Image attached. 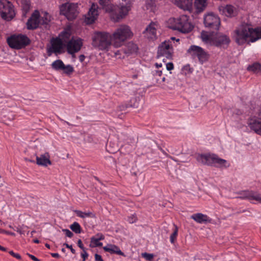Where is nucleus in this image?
I'll return each instance as SVG.
<instances>
[{
	"label": "nucleus",
	"mask_w": 261,
	"mask_h": 261,
	"mask_svg": "<svg viewBox=\"0 0 261 261\" xmlns=\"http://www.w3.org/2000/svg\"><path fill=\"white\" fill-rule=\"evenodd\" d=\"M132 35L129 28L125 25L119 27L112 35L105 32H96L92 37V45L100 50H107L112 42L115 47H119Z\"/></svg>",
	"instance_id": "f257e3e1"
},
{
	"label": "nucleus",
	"mask_w": 261,
	"mask_h": 261,
	"mask_svg": "<svg viewBox=\"0 0 261 261\" xmlns=\"http://www.w3.org/2000/svg\"><path fill=\"white\" fill-rule=\"evenodd\" d=\"M235 38L240 45L245 43L249 38L251 42H255L261 39V27L253 29L248 24H242L235 31Z\"/></svg>",
	"instance_id": "f03ea898"
},
{
	"label": "nucleus",
	"mask_w": 261,
	"mask_h": 261,
	"mask_svg": "<svg viewBox=\"0 0 261 261\" xmlns=\"http://www.w3.org/2000/svg\"><path fill=\"white\" fill-rule=\"evenodd\" d=\"M195 158L198 163L204 165L217 168H227L229 166L226 160L220 158L214 153H198L196 155Z\"/></svg>",
	"instance_id": "7ed1b4c3"
},
{
	"label": "nucleus",
	"mask_w": 261,
	"mask_h": 261,
	"mask_svg": "<svg viewBox=\"0 0 261 261\" xmlns=\"http://www.w3.org/2000/svg\"><path fill=\"white\" fill-rule=\"evenodd\" d=\"M169 27L183 33H187L193 29V25L189 21L187 15H181L177 18H170L168 20Z\"/></svg>",
	"instance_id": "20e7f679"
},
{
	"label": "nucleus",
	"mask_w": 261,
	"mask_h": 261,
	"mask_svg": "<svg viewBox=\"0 0 261 261\" xmlns=\"http://www.w3.org/2000/svg\"><path fill=\"white\" fill-rule=\"evenodd\" d=\"M9 46L12 48L21 49L30 44V39L25 35H13L7 39Z\"/></svg>",
	"instance_id": "39448f33"
},
{
	"label": "nucleus",
	"mask_w": 261,
	"mask_h": 261,
	"mask_svg": "<svg viewBox=\"0 0 261 261\" xmlns=\"http://www.w3.org/2000/svg\"><path fill=\"white\" fill-rule=\"evenodd\" d=\"M178 42L179 39H176L175 37H171L170 40H165L159 46L158 50V57L165 56L168 59L171 58L173 50V43L174 41Z\"/></svg>",
	"instance_id": "423d86ee"
},
{
	"label": "nucleus",
	"mask_w": 261,
	"mask_h": 261,
	"mask_svg": "<svg viewBox=\"0 0 261 261\" xmlns=\"http://www.w3.org/2000/svg\"><path fill=\"white\" fill-rule=\"evenodd\" d=\"M0 14L4 19L11 20L15 16L12 4L7 0H0Z\"/></svg>",
	"instance_id": "0eeeda50"
},
{
	"label": "nucleus",
	"mask_w": 261,
	"mask_h": 261,
	"mask_svg": "<svg viewBox=\"0 0 261 261\" xmlns=\"http://www.w3.org/2000/svg\"><path fill=\"white\" fill-rule=\"evenodd\" d=\"M77 5L71 3L63 4L60 7V12L65 15L68 20H73L77 15Z\"/></svg>",
	"instance_id": "6e6552de"
},
{
	"label": "nucleus",
	"mask_w": 261,
	"mask_h": 261,
	"mask_svg": "<svg viewBox=\"0 0 261 261\" xmlns=\"http://www.w3.org/2000/svg\"><path fill=\"white\" fill-rule=\"evenodd\" d=\"M50 44V46L47 48V54L48 56H51L53 54L57 55L63 53L64 44L61 38L58 37L52 38Z\"/></svg>",
	"instance_id": "1a4fd4ad"
},
{
	"label": "nucleus",
	"mask_w": 261,
	"mask_h": 261,
	"mask_svg": "<svg viewBox=\"0 0 261 261\" xmlns=\"http://www.w3.org/2000/svg\"><path fill=\"white\" fill-rule=\"evenodd\" d=\"M188 53L193 57H197L199 62L203 63L207 60L208 56L201 47L196 45H191L188 50Z\"/></svg>",
	"instance_id": "9d476101"
},
{
	"label": "nucleus",
	"mask_w": 261,
	"mask_h": 261,
	"mask_svg": "<svg viewBox=\"0 0 261 261\" xmlns=\"http://www.w3.org/2000/svg\"><path fill=\"white\" fill-rule=\"evenodd\" d=\"M83 45V39L80 38H72L66 44L67 51L68 54L74 57L75 54L79 52Z\"/></svg>",
	"instance_id": "9b49d317"
},
{
	"label": "nucleus",
	"mask_w": 261,
	"mask_h": 261,
	"mask_svg": "<svg viewBox=\"0 0 261 261\" xmlns=\"http://www.w3.org/2000/svg\"><path fill=\"white\" fill-rule=\"evenodd\" d=\"M247 124L256 134H261V108L256 115L248 119Z\"/></svg>",
	"instance_id": "f8f14e48"
},
{
	"label": "nucleus",
	"mask_w": 261,
	"mask_h": 261,
	"mask_svg": "<svg viewBox=\"0 0 261 261\" xmlns=\"http://www.w3.org/2000/svg\"><path fill=\"white\" fill-rule=\"evenodd\" d=\"M205 26L214 30H218L220 24V19L216 14L211 13L206 15L204 18Z\"/></svg>",
	"instance_id": "ddd939ff"
},
{
	"label": "nucleus",
	"mask_w": 261,
	"mask_h": 261,
	"mask_svg": "<svg viewBox=\"0 0 261 261\" xmlns=\"http://www.w3.org/2000/svg\"><path fill=\"white\" fill-rule=\"evenodd\" d=\"M98 7L95 4H93L89 10L88 14L85 16V22L87 24L93 23L97 19L98 15Z\"/></svg>",
	"instance_id": "4468645a"
},
{
	"label": "nucleus",
	"mask_w": 261,
	"mask_h": 261,
	"mask_svg": "<svg viewBox=\"0 0 261 261\" xmlns=\"http://www.w3.org/2000/svg\"><path fill=\"white\" fill-rule=\"evenodd\" d=\"M230 42V39L225 35L218 34L213 39V43L218 47H225Z\"/></svg>",
	"instance_id": "2eb2a0df"
},
{
	"label": "nucleus",
	"mask_w": 261,
	"mask_h": 261,
	"mask_svg": "<svg viewBox=\"0 0 261 261\" xmlns=\"http://www.w3.org/2000/svg\"><path fill=\"white\" fill-rule=\"evenodd\" d=\"M39 14L34 13L28 19L27 23V28L29 30H34L37 28L39 25Z\"/></svg>",
	"instance_id": "dca6fc26"
},
{
	"label": "nucleus",
	"mask_w": 261,
	"mask_h": 261,
	"mask_svg": "<svg viewBox=\"0 0 261 261\" xmlns=\"http://www.w3.org/2000/svg\"><path fill=\"white\" fill-rule=\"evenodd\" d=\"M144 36L149 39L154 40L156 38V30L154 23H150L143 32Z\"/></svg>",
	"instance_id": "f3484780"
},
{
	"label": "nucleus",
	"mask_w": 261,
	"mask_h": 261,
	"mask_svg": "<svg viewBox=\"0 0 261 261\" xmlns=\"http://www.w3.org/2000/svg\"><path fill=\"white\" fill-rule=\"evenodd\" d=\"M123 2H125V5H122L118 8V14L117 18H121L126 15L128 11L130 10L131 2L132 0H122Z\"/></svg>",
	"instance_id": "a211bd4d"
},
{
	"label": "nucleus",
	"mask_w": 261,
	"mask_h": 261,
	"mask_svg": "<svg viewBox=\"0 0 261 261\" xmlns=\"http://www.w3.org/2000/svg\"><path fill=\"white\" fill-rule=\"evenodd\" d=\"M36 163L40 166L46 167L48 165H51V162L49 160V155L48 153L41 155L40 156H37Z\"/></svg>",
	"instance_id": "6ab92c4d"
},
{
	"label": "nucleus",
	"mask_w": 261,
	"mask_h": 261,
	"mask_svg": "<svg viewBox=\"0 0 261 261\" xmlns=\"http://www.w3.org/2000/svg\"><path fill=\"white\" fill-rule=\"evenodd\" d=\"M99 4L108 12L114 13L118 7L111 4V0H99Z\"/></svg>",
	"instance_id": "aec40b11"
},
{
	"label": "nucleus",
	"mask_w": 261,
	"mask_h": 261,
	"mask_svg": "<svg viewBox=\"0 0 261 261\" xmlns=\"http://www.w3.org/2000/svg\"><path fill=\"white\" fill-rule=\"evenodd\" d=\"M223 13L227 17H232L237 15L238 9L232 5H227L223 8Z\"/></svg>",
	"instance_id": "412c9836"
},
{
	"label": "nucleus",
	"mask_w": 261,
	"mask_h": 261,
	"mask_svg": "<svg viewBox=\"0 0 261 261\" xmlns=\"http://www.w3.org/2000/svg\"><path fill=\"white\" fill-rule=\"evenodd\" d=\"M103 249L111 254H116L121 256H125L124 253L122 252L120 248L115 245L109 244L103 247Z\"/></svg>",
	"instance_id": "4be33fe9"
},
{
	"label": "nucleus",
	"mask_w": 261,
	"mask_h": 261,
	"mask_svg": "<svg viewBox=\"0 0 261 261\" xmlns=\"http://www.w3.org/2000/svg\"><path fill=\"white\" fill-rule=\"evenodd\" d=\"M191 218L200 224L205 223L210 221L209 217L202 213L194 214L191 216Z\"/></svg>",
	"instance_id": "5701e85b"
},
{
	"label": "nucleus",
	"mask_w": 261,
	"mask_h": 261,
	"mask_svg": "<svg viewBox=\"0 0 261 261\" xmlns=\"http://www.w3.org/2000/svg\"><path fill=\"white\" fill-rule=\"evenodd\" d=\"M71 35V30L70 27H67L59 34V37L58 38H61L63 42H66L67 40L70 39Z\"/></svg>",
	"instance_id": "b1692460"
},
{
	"label": "nucleus",
	"mask_w": 261,
	"mask_h": 261,
	"mask_svg": "<svg viewBox=\"0 0 261 261\" xmlns=\"http://www.w3.org/2000/svg\"><path fill=\"white\" fill-rule=\"evenodd\" d=\"M195 7L198 12H201L204 10L206 6V0H195Z\"/></svg>",
	"instance_id": "393cba45"
},
{
	"label": "nucleus",
	"mask_w": 261,
	"mask_h": 261,
	"mask_svg": "<svg viewBox=\"0 0 261 261\" xmlns=\"http://www.w3.org/2000/svg\"><path fill=\"white\" fill-rule=\"evenodd\" d=\"M74 213L76 214V216L81 218H85L86 217L89 218H95V214L91 212H83L79 210H75Z\"/></svg>",
	"instance_id": "a878e982"
},
{
	"label": "nucleus",
	"mask_w": 261,
	"mask_h": 261,
	"mask_svg": "<svg viewBox=\"0 0 261 261\" xmlns=\"http://www.w3.org/2000/svg\"><path fill=\"white\" fill-rule=\"evenodd\" d=\"M51 65L53 69L57 71H59L62 70V68L64 67V64L62 60H57L53 62Z\"/></svg>",
	"instance_id": "bb28decb"
},
{
	"label": "nucleus",
	"mask_w": 261,
	"mask_h": 261,
	"mask_svg": "<svg viewBox=\"0 0 261 261\" xmlns=\"http://www.w3.org/2000/svg\"><path fill=\"white\" fill-rule=\"evenodd\" d=\"M251 191L246 190L243 191L239 193V198L242 199H247L249 201L251 200Z\"/></svg>",
	"instance_id": "cd10ccee"
},
{
	"label": "nucleus",
	"mask_w": 261,
	"mask_h": 261,
	"mask_svg": "<svg viewBox=\"0 0 261 261\" xmlns=\"http://www.w3.org/2000/svg\"><path fill=\"white\" fill-rule=\"evenodd\" d=\"M247 69L248 71L257 73L261 70V65L258 63H254L253 64L249 65Z\"/></svg>",
	"instance_id": "c85d7f7f"
},
{
	"label": "nucleus",
	"mask_w": 261,
	"mask_h": 261,
	"mask_svg": "<svg viewBox=\"0 0 261 261\" xmlns=\"http://www.w3.org/2000/svg\"><path fill=\"white\" fill-rule=\"evenodd\" d=\"M251 197L250 201H256L261 203V194L254 191H251Z\"/></svg>",
	"instance_id": "c756f323"
},
{
	"label": "nucleus",
	"mask_w": 261,
	"mask_h": 261,
	"mask_svg": "<svg viewBox=\"0 0 261 261\" xmlns=\"http://www.w3.org/2000/svg\"><path fill=\"white\" fill-rule=\"evenodd\" d=\"M99 240L97 239L96 237H92L90 244V247L92 248L96 247H101L102 246V243L99 242Z\"/></svg>",
	"instance_id": "7c9ffc66"
},
{
	"label": "nucleus",
	"mask_w": 261,
	"mask_h": 261,
	"mask_svg": "<svg viewBox=\"0 0 261 261\" xmlns=\"http://www.w3.org/2000/svg\"><path fill=\"white\" fill-rule=\"evenodd\" d=\"M70 229L76 233H80L82 231V228L79 223L74 222L70 226Z\"/></svg>",
	"instance_id": "2f4dec72"
},
{
	"label": "nucleus",
	"mask_w": 261,
	"mask_h": 261,
	"mask_svg": "<svg viewBox=\"0 0 261 261\" xmlns=\"http://www.w3.org/2000/svg\"><path fill=\"white\" fill-rule=\"evenodd\" d=\"M155 2L154 0H146V7L147 9L153 11L155 9Z\"/></svg>",
	"instance_id": "473e14b6"
},
{
	"label": "nucleus",
	"mask_w": 261,
	"mask_h": 261,
	"mask_svg": "<svg viewBox=\"0 0 261 261\" xmlns=\"http://www.w3.org/2000/svg\"><path fill=\"white\" fill-rule=\"evenodd\" d=\"M179 7H188L192 3V0H175Z\"/></svg>",
	"instance_id": "72a5a7b5"
},
{
	"label": "nucleus",
	"mask_w": 261,
	"mask_h": 261,
	"mask_svg": "<svg viewBox=\"0 0 261 261\" xmlns=\"http://www.w3.org/2000/svg\"><path fill=\"white\" fill-rule=\"evenodd\" d=\"M174 229L173 233L170 237V241L171 244H174L175 241L176 240V238L178 235V227L176 225H174Z\"/></svg>",
	"instance_id": "f704fd0d"
},
{
	"label": "nucleus",
	"mask_w": 261,
	"mask_h": 261,
	"mask_svg": "<svg viewBox=\"0 0 261 261\" xmlns=\"http://www.w3.org/2000/svg\"><path fill=\"white\" fill-rule=\"evenodd\" d=\"M62 70L65 74L69 75L71 74L74 71V68L70 65H65L64 64V67L62 68Z\"/></svg>",
	"instance_id": "c9c22d12"
},
{
	"label": "nucleus",
	"mask_w": 261,
	"mask_h": 261,
	"mask_svg": "<svg viewBox=\"0 0 261 261\" xmlns=\"http://www.w3.org/2000/svg\"><path fill=\"white\" fill-rule=\"evenodd\" d=\"M142 256L148 261H152L154 255L153 254L145 252L142 253Z\"/></svg>",
	"instance_id": "e433bc0d"
},
{
	"label": "nucleus",
	"mask_w": 261,
	"mask_h": 261,
	"mask_svg": "<svg viewBox=\"0 0 261 261\" xmlns=\"http://www.w3.org/2000/svg\"><path fill=\"white\" fill-rule=\"evenodd\" d=\"M137 220V217L135 214H132L129 216L127 218V221L129 223H134L136 222Z\"/></svg>",
	"instance_id": "4c0bfd02"
},
{
	"label": "nucleus",
	"mask_w": 261,
	"mask_h": 261,
	"mask_svg": "<svg viewBox=\"0 0 261 261\" xmlns=\"http://www.w3.org/2000/svg\"><path fill=\"white\" fill-rule=\"evenodd\" d=\"M201 36L202 40L204 41L208 42L211 39V37L206 33L202 32Z\"/></svg>",
	"instance_id": "58836bf2"
},
{
	"label": "nucleus",
	"mask_w": 261,
	"mask_h": 261,
	"mask_svg": "<svg viewBox=\"0 0 261 261\" xmlns=\"http://www.w3.org/2000/svg\"><path fill=\"white\" fill-rule=\"evenodd\" d=\"M9 253L12 256H13L14 257H15L16 258H17L18 259H21V256L19 254L16 253L14 252L13 251H10L9 252Z\"/></svg>",
	"instance_id": "ea45409f"
},
{
	"label": "nucleus",
	"mask_w": 261,
	"mask_h": 261,
	"mask_svg": "<svg viewBox=\"0 0 261 261\" xmlns=\"http://www.w3.org/2000/svg\"><path fill=\"white\" fill-rule=\"evenodd\" d=\"M63 231L65 232L66 236L69 238H72L73 236V233L69 229H65Z\"/></svg>",
	"instance_id": "a19ab883"
},
{
	"label": "nucleus",
	"mask_w": 261,
	"mask_h": 261,
	"mask_svg": "<svg viewBox=\"0 0 261 261\" xmlns=\"http://www.w3.org/2000/svg\"><path fill=\"white\" fill-rule=\"evenodd\" d=\"M81 256L83 258V261H85L88 258V254L85 250H83V252L81 253Z\"/></svg>",
	"instance_id": "79ce46f5"
},
{
	"label": "nucleus",
	"mask_w": 261,
	"mask_h": 261,
	"mask_svg": "<svg viewBox=\"0 0 261 261\" xmlns=\"http://www.w3.org/2000/svg\"><path fill=\"white\" fill-rule=\"evenodd\" d=\"M64 246H65L66 248L70 249V251L71 252L73 253V254H75V250L72 248V245H70L67 243H64Z\"/></svg>",
	"instance_id": "37998d69"
},
{
	"label": "nucleus",
	"mask_w": 261,
	"mask_h": 261,
	"mask_svg": "<svg viewBox=\"0 0 261 261\" xmlns=\"http://www.w3.org/2000/svg\"><path fill=\"white\" fill-rule=\"evenodd\" d=\"M94 237H96L97 239L99 240L100 241L103 240L105 239L104 236L101 233H97Z\"/></svg>",
	"instance_id": "c03bdc74"
},
{
	"label": "nucleus",
	"mask_w": 261,
	"mask_h": 261,
	"mask_svg": "<svg viewBox=\"0 0 261 261\" xmlns=\"http://www.w3.org/2000/svg\"><path fill=\"white\" fill-rule=\"evenodd\" d=\"M166 68L169 71L172 70L174 68L173 64L171 62L166 64Z\"/></svg>",
	"instance_id": "a18cd8bd"
},
{
	"label": "nucleus",
	"mask_w": 261,
	"mask_h": 261,
	"mask_svg": "<svg viewBox=\"0 0 261 261\" xmlns=\"http://www.w3.org/2000/svg\"><path fill=\"white\" fill-rule=\"evenodd\" d=\"M27 255H28V256L31 258L33 261H41L40 259H38V258H37L36 256H35L34 255H32V254H31L30 253H27Z\"/></svg>",
	"instance_id": "49530a36"
},
{
	"label": "nucleus",
	"mask_w": 261,
	"mask_h": 261,
	"mask_svg": "<svg viewBox=\"0 0 261 261\" xmlns=\"http://www.w3.org/2000/svg\"><path fill=\"white\" fill-rule=\"evenodd\" d=\"M94 257L96 261H104L102 258L101 255L98 254H95L94 255Z\"/></svg>",
	"instance_id": "de8ad7c7"
},
{
	"label": "nucleus",
	"mask_w": 261,
	"mask_h": 261,
	"mask_svg": "<svg viewBox=\"0 0 261 261\" xmlns=\"http://www.w3.org/2000/svg\"><path fill=\"white\" fill-rule=\"evenodd\" d=\"M77 246L82 249L83 250H85V248L84 247V245L83 244L82 241L81 240H79L77 241Z\"/></svg>",
	"instance_id": "09e8293b"
},
{
	"label": "nucleus",
	"mask_w": 261,
	"mask_h": 261,
	"mask_svg": "<svg viewBox=\"0 0 261 261\" xmlns=\"http://www.w3.org/2000/svg\"><path fill=\"white\" fill-rule=\"evenodd\" d=\"M50 255L53 257L55 258H59L60 257V255L57 253H51Z\"/></svg>",
	"instance_id": "8fccbe9b"
},
{
	"label": "nucleus",
	"mask_w": 261,
	"mask_h": 261,
	"mask_svg": "<svg viewBox=\"0 0 261 261\" xmlns=\"http://www.w3.org/2000/svg\"><path fill=\"white\" fill-rule=\"evenodd\" d=\"M162 72L161 70H156L154 74L155 75L159 76H161L162 75Z\"/></svg>",
	"instance_id": "3c124183"
},
{
	"label": "nucleus",
	"mask_w": 261,
	"mask_h": 261,
	"mask_svg": "<svg viewBox=\"0 0 261 261\" xmlns=\"http://www.w3.org/2000/svg\"><path fill=\"white\" fill-rule=\"evenodd\" d=\"M85 57L83 55H81L79 56V60L81 62H83L85 60Z\"/></svg>",
	"instance_id": "603ef678"
},
{
	"label": "nucleus",
	"mask_w": 261,
	"mask_h": 261,
	"mask_svg": "<svg viewBox=\"0 0 261 261\" xmlns=\"http://www.w3.org/2000/svg\"><path fill=\"white\" fill-rule=\"evenodd\" d=\"M0 250L6 251L7 250V249L0 245Z\"/></svg>",
	"instance_id": "864d4df0"
},
{
	"label": "nucleus",
	"mask_w": 261,
	"mask_h": 261,
	"mask_svg": "<svg viewBox=\"0 0 261 261\" xmlns=\"http://www.w3.org/2000/svg\"><path fill=\"white\" fill-rule=\"evenodd\" d=\"M162 65L161 63H155V66L156 67V68H159V67H162Z\"/></svg>",
	"instance_id": "5fc2aeb1"
},
{
	"label": "nucleus",
	"mask_w": 261,
	"mask_h": 261,
	"mask_svg": "<svg viewBox=\"0 0 261 261\" xmlns=\"http://www.w3.org/2000/svg\"><path fill=\"white\" fill-rule=\"evenodd\" d=\"M4 232H6V231L0 228V233H4Z\"/></svg>",
	"instance_id": "6e6d98bb"
},
{
	"label": "nucleus",
	"mask_w": 261,
	"mask_h": 261,
	"mask_svg": "<svg viewBox=\"0 0 261 261\" xmlns=\"http://www.w3.org/2000/svg\"><path fill=\"white\" fill-rule=\"evenodd\" d=\"M159 148L163 153H165V151L162 148L159 147Z\"/></svg>",
	"instance_id": "4d7b16f0"
},
{
	"label": "nucleus",
	"mask_w": 261,
	"mask_h": 261,
	"mask_svg": "<svg viewBox=\"0 0 261 261\" xmlns=\"http://www.w3.org/2000/svg\"><path fill=\"white\" fill-rule=\"evenodd\" d=\"M5 233H7V234H11V235H13L14 234V233H13V232H9L7 231H6V232H5Z\"/></svg>",
	"instance_id": "13d9d810"
},
{
	"label": "nucleus",
	"mask_w": 261,
	"mask_h": 261,
	"mask_svg": "<svg viewBox=\"0 0 261 261\" xmlns=\"http://www.w3.org/2000/svg\"><path fill=\"white\" fill-rule=\"evenodd\" d=\"M34 242L35 243H39V241L37 239L36 240H34Z\"/></svg>",
	"instance_id": "bf43d9fd"
},
{
	"label": "nucleus",
	"mask_w": 261,
	"mask_h": 261,
	"mask_svg": "<svg viewBox=\"0 0 261 261\" xmlns=\"http://www.w3.org/2000/svg\"><path fill=\"white\" fill-rule=\"evenodd\" d=\"M165 81H166V78H165V77H162V81L163 82H165Z\"/></svg>",
	"instance_id": "052dcab7"
},
{
	"label": "nucleus",
	"mask_w": 261,
	"mask_h": 261,
	"mask_svg": "<svg viewBox=\"0 0 261 261\" xmlns=\"http://www.w3.org/2000/svg\"><path fill=\"white\" fill-rule=\"evenodd\" d=\"M45 246H46L47 248H50V246H49V244H45Z\"/></svg>",
	"instance_id": "680f3d73"
},
{
	"label": "nucleus",
	"mask_w": 261,
	"mask_h": 261,
	"mask_svg": "<svg viewBox=\"0 0 261 261\" xmlns=\"http://www.w3.org/2000/svg\"><path fill=\"white\" fill-rule=\"evenodd\" d=\"M62 251L63 252H65V249L64 248H62Z\"/></svg>",
	"instance_id": "e2e57ef3"
},
{
	"label": "nucleus",
	"mask_w": 261,
	"mask_h": 261,
	"mask_svg": "<svg viewBox=\"0 0 261 261\" xmlns=\"http://www.w3.org/2000/svg\"><path fill=\"white\" fill-rule=\"evenodd\" d=\"M95 179L98 180V178H97V177H95Z\"/></svg>",
	"instance_id": "0e129e2a"
},
{
	"label": "nucleus",
	"mask_w": 261,
	"mask_h": 261,
	"mask_svg": "<svg viewBox=\"0 0 261 261\" xmlns=\"http://www.w3.org/2000/svg\"><path fill=\"white\" fill-rule=\"evenodd\" d=\"M258 135L261 136V134H258Z\"/></svg>",
	"instance_id": "69168bd1"
}]
</instances>
